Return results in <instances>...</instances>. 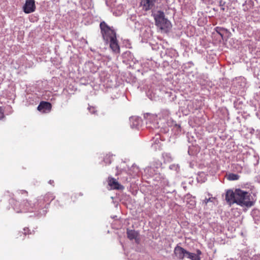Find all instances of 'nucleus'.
Listing matches in <instances>:
<instances>
[{
  "instance_id": "1",
  "label": "nucleus",
  "mask_w": 260,
  "mask_h": 260,
  "mask_svg": "<svg viewBox=\"0 0 260 260\" xmlns=\"http://www.w3.org/2000/svg\"><path fill=\"white\" fill-rule=\"evenodd\" d=\"M225 200L230 205L236 203L241 207L247 208L254 206L255 203L250 193L239 188L236 189L234 191L228 190L225 194Z\"/></svg>"
},
{
  "instance_id": "2",
  "label": "nucleus",
  "mask_w": 260,
  "mask_h": 260,
  "mask_svg": "<svg viewBox=\"0 0 260 260\" xmlns=\"http://www.w3.org/2000/svg\"><path fill=\"white\" fill-rule=\"evenodd\" d=\"M155 25L162 31L168 32L172 27V24L170 21L165 18V15L162 11H159L154 16Z\"/></svg>"
},
{
  "instance_id": "3",
  "label": "nucleus",
  "mask_w": 260,
  "mask_h": 260,
  "mask_svg": "<svg viewBox=\"0 0 260 260\" xmlns=\"http://www.w3.org/2000/svg\"><path fill=\"white\" fill-rule=\"evenodd\" d=\"M100 28L104 40L108 42L109 40L116 37V32L111 29L104 21L101 22Z\"/></svg>"
},
{
  "instance_id": "4",
  "label": "nucleus",
  "mask_w": 260,
  "mask_h": 260,
  "mask_svg": "<svg viewBox=\"0 0 260 260\" xmlns=\"http://www.w3.org/2000/svg\"><path fill=\"white\" fill-rule=\"evenodd\" d=\"M174 252L178 259L183 260L186 256L187 251L182 247L177 245L174 248Z\"/></svg>"
},
{
  "instance_id": "5",
  "label": "nucleus",
  "mask_w": 260,
  "mask_h": 260,
  "mask_svg": "<svg viewBox=\"0 0 260 260\" xmlns=\"http://www.w3.org/2000/svg\"><path fill=\"white\" fill-rule=\"evenodd\" d=\"M23 8L26 14L34 12L36 9L35 0H26Z\"/></svg>"
},
{
  "instance_id": "6",
  "label": "nucleus",
  "mask_w": 260,
  "mask_h": 260,
  "mask_svg": "<svg viewBox=\"0 0 260 260\" xmlns=\"http://www.w3.org/2000/svg\"><path fill=\"white\" fill-rule=\"evenodd\" d=\"M52 105L48 102L42 101L37 107L38 110L43 111V112H50L51 110Z\"/></svg>"
},
{
  "instance_id": "7",
  "label": "nucleus",
  "mask_w": 260,
  "mask_h": 260,
  "mask_svg": "<svg viewBox=\"0 0 260 260\" xmlns=\"http://www.w3.org/2000/svg\"><path fill=\"white\" fill-rule=\"evenodd\" d=\"M108 185L110 186L111 189H121L123 188V187L113 177L108 178Z\"/></svg>"
},
{
  "instance_id": "8",
  "label": "nucleus",
  "mask_w": 260,
  "mask_h": 260,
  "mask_svg": "<svg viewBox=\"0 0 260 260\" xmlns=\"http://www.w3.org/2000/svg\"><path fill=\"white\" fill-rule=\"evenodd\" d=\"M156 0H141V5L145 10H149L154 6Z\"/></svg>"
},
{
  "instance_id": "9",
  "label": "nucleus",
  "mask_w": 260,
  "mask_h": 260,
  "mask_svg": "<svg viewBox=\"0 0 260 260\" xmlns=\"http://www.w3.org/2000/svg\"><path fill=\"white\" fill-rule=\"evenodd\" d=\"M110 42V47L113 52L115 53L120 52V47L118 44L116 37L109 41Z\"/></svg>"
},
{
  "instance_id": "10",
  "label": "nucleus",
  "mask_w": 260,
  "mask_h": 260,
  "mask_svg": "<svg viewBox=\"0 0 260 260\" xmlns=\"http://www.w3.org/2000/svg\"><path fill=\"white\" fill-rule=\"evenodd\" d=\"M201 254L202 252L199 249L197 250V253H191L187 251L186 257L191 260H201L200 255Z\"/></svg>"
},
{
  "instance_id": "11",
  "label": "nucleus",
  "mask_w": 260,
  "mask_h": 260,
  "mask_svg": "<svg viewBox=\"0 0 260 260\" xmlns=\"http://www.w3.org/2000/svg\"><path fill=\"white\" fill-rule=\"evenodd\" d=\"M126 233L127 238L131 240H132L133 239L136 240L139 235L138 233L135 231V230L129 229L127 230Z\"/></svg>"
},
{
  "instance_id": "12",
  "label": "nucleus",
  "mask_w": 260,
  "mask_h": 260,
  "mask_svg": "<svg viewBox=\"0 0 260 260\" xmlns=\"http://www.w3.org/2000/svg\"><path fill=\"white\" fill-rule=\"evenodd\" d=\"M158 115L160 119H168L170 116V112L169 110L163 109Z\"/></svg>"
},
{
  "instance_id": "13",
  "label": "nucleus",
  "mask_w": 260,
  "mask_h": 260,
  "mask_svg": "<svg viewBox=\"0 0 260 260\" xmlns=\"http://www.w3.org/2000/svg\"><path fill=\"white\" fill-rule=\"evenodd\" d=\"M54 199V197L50 193L46 194L42 199V200L43 202L47 203L49 204L52 200ZM42 199H40V201H41Z\"/></svg>"
},
{
  "instance_id": "14",
  "label": "nucleus",
  "mask_w": 260,
  "mask_h": 260,
  "mask_svg": "<svg viewBox=\"0 0 260 260\" xmlns=\"http://www.w3.org/2000/svg\"><path fill=\"white\" fill-rule=\"evenodd\" d=\"M239 178V176L234 173H230L227 176V179L229 180H237Z\"/></svg>"
},
{
  "instance_id": "15",
  "label": "nucleus",
  "mask_w": 260,
  "mask_h": 260,
  "mask_svg": "<svg viewBox=\"0 0 260 260\" xmlns=\"http://www.w3.org/2000/svg\"><path fill=\"white\" fill-rule=\"evenodd\" d=\"M111 155L110 154H106L104 158V161L106 164H110L111 162Z\"/></svg>"
},
{
  "instance_id": "16",
  "label": "nucleus",
  "mask_w": 260,
  "mask_h": 260,
  "mask_svg": "<svg viewBox=\"0 0 260 260\" xmlns=\"http://www.w3.org/2000/svg\"><path fill=\"white\" fill-rule=\"evenodd\" d=\"M215 30H216V31L218 34H219L220 35V36L222 38V37H223L222 31H224V29L221 27H216L215 28Z\"/></svg>"
},
{
  "instance_id": "17",
  "label": "nucleus",
  "mask_w": 260,
  "mask_h": 260,
  "mask_svg": "<svg viewBox=\"0 0 260 260\" xmlns=\"http://www.w3.org/2000/svg\"><path fill=\"white\" fill-rule=\"evenodd\" d=\"M225 3L223 2L222 1H220L219 2V6L220 7V10L222 11H224L227 9L224 6Z\"/></svg>"
},
{
  "instance_id": "18",
  "label": "nucleus",
  "mask_w": 260,
  "mask_h": 260,
  "mask_svg": "<svg viewBox=\"0 0 260 260\" xmlns=\"http://www.w3.org/2000/svg\"><path fill=\"white\" fill-rule=\"evenodd\" d=\"M4 117V114L3 110L1 107H0V120Z\"/></svg>"
},
{
  "instance_id": "19",
  "label": "nucleus",
  "mask_w": 260,
  "mask_h": 260,
  "mask_svg": "<svg viewBox=\"0 0 260 260\" xmlns=\"http://www.w3.org/2000/svg\"><path fill=\"white\" fill-rule=\"evenodd\" d=\"M23 231H24V234L26 235L27 234H28V232L29 231V230L28 229V228H26L23 229Z\"/></svg>"
},
{
  "instance_id": "20",
  "label": "nucleus",
  "mask_w": 260,
  "mask_h": 260,
  "mask_svg": "<svg viewBox=\"0 0 260 260\" xmlns=\"http://www.w3.org/2000/svg\"><path fill=\"white\" fill-rule=\"evenodd\" d=\"M210 200V199L209 198V199H206L205 200H204V202L205 203V204H207V203L209 202V201Z\"/></svg>"
},
{
  "instance_id": "21",
  "label": "nucleus",
  "mask_w": 260,
  "mask_h": 260,
  "mask_svg": "<svg viewBox=\"0 0 260 260\" xmlns=\"http://www.w3.org/2000/svg\"><path fill=\"white\" fill-rule=\"evenodd\" d=\"M24 192H25L26 193H27V191H24Z\"/></svg>"
}]
</instances>
